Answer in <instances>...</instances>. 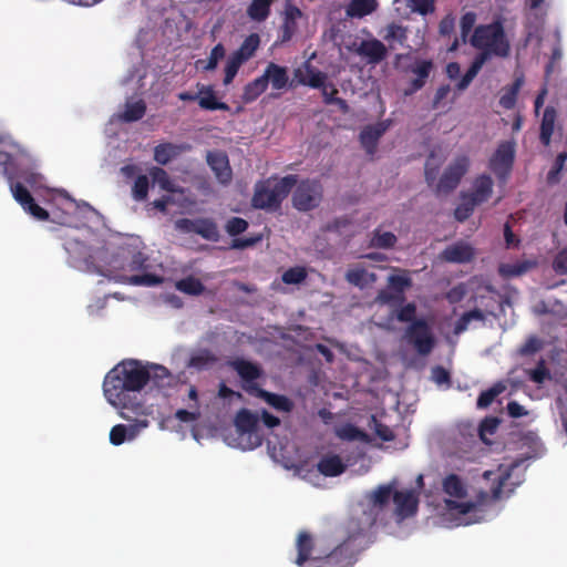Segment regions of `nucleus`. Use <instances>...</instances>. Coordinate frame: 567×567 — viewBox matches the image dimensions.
<instances>
[{
	"label": "nucleus",
	"mask_w": 567,
	"mask_h": 567,
	"mask_svg": "<svg viewBox=\"0 0 567 567\" xmlns=\"http://www.w3.org/2000/svg\"><path fill=\"white\" fill-rule=\"evenodd\" d=\"M230 367L244 381V388L249 384H256L255 381L262 375V369L258 364L245 359L238 358L233 360Z\"/></svg>",
	"instance_id": "25"
},
{
	"label": "nucleus",
	"mask_w": 567,
	"mask_h": 567,
	"mask_svg": "<svg viewBox=\"0 0 567 567\" xmlns=\"http://www.w3.org/2000/svg\"><path fill=\"white\" fill-rule=\"evenodd\" d=\"M150 176L153 179L154 184H157L163 190L169 192V193H177L179 189L176 187V185L172 182L169 175L167 172L161 167H152L150 169Z\"/></svg>",
	"instance_id": "42"
},
{
	"label": "nucleus",
	"mask_w": 567,
	"mask_h": 567,
	"mask_svg": "<svg viewBox=\"0 0 567 567\" xmlns=\"http://www.w3.org/2000/svg\"><path fill=\"white\" fill-rule=\"evenodd\" d=\"M487 62L486 53H478L474 58L473 62L471 63L470 68L465 72V74L461 78V80L457 83L458 90H465L471 82L474 80V78L478 74L483 65Z\"/></svg>",
	"instance_id": "36"
},
{
	"label": "nucleus",
	"mask_w": 567,
	"mask_h": 567,
	"mask_svg": "<svg viewBox=\"0 0 567 567\" xmlns=\"http://www.w3.org/2000/svg\"><path fill=\"white\" fill-rule=\"evenodd\" d=\"M505 390V386L502 383H496L492 388L482 391L477 399V408L486 409L488 408L493 401L496 399Z\"/></svg>",
	"instance_id": "50"
},
{
	"label": "nucleus",
	"mask_w": 567,
	"mask_h": 567,
	"mask_svg": "<svg viewBox=\"0 0 567 567\" xmlns=\"http://www.w3.org/2000/svg\"><path fill=\"white\" fill-rule=\"evenodd\" d=\"M296 175H287L281 178L269 177L259 181L255 185L251 198L252 207L268 212H276L281 207V203L297 185Z\"/></svg>",
	"instance_id": "4"
},
{
	"label": "nucleus",
	"mask_w": 567,
	"mask_h": 567,
	"mask_svg": "<svg viewBox=\"0 0 567 567\" xmlns=\"http://www.w3.org/2000/svg\"><path fill=\"white\" fill-rule=\"evenodd\" d=\"M274 0H251L247 7V16L257 22H262L268 19L271 11Z\"/></svg>",
	"instance_id": "33"
},
{
	"label": "nucleus",
	"mask_w": 567,
	"mask_h": 567,
	"mask_svg": "<svg viewBox=\"0 0 567 567\" xmlns=\"http://www.w3.org/2000/svg\"><path fill=\"white\" fill-rule=\"evenodd\" d=\"M475 250L463 240L446 246L440 254V259L451 264H466L474 259Z\"/></svg>",
	"instance_id": "16"
},
{
	"label": "nucleus",
	"mask_w": 567,
	"mask_h": 567,
	"mask_svg": "<svg viewBox=\"0 0 567 567\" xmlns=\"http://www.w3.org/2000/svg\"><path fill=\"white\" fill-rule=\"evenodd\" d=\"M14 199L33 217L39 220H48L49 213L40 207L33 199L29 189L21 183H16L11 187Z\"/></svg>",
	"instance_id": "14"
},
{
	"label": "nucleus",
	"mask_w": 567,
	"mask_h": 567,
	"mask_svg": "<svg viewBox=\"0 0 567 567\" xmlns=\"http://www.w3.org/2000/svg\"><path fill=\"white\" fill-rule=\"evenodd\" d=\"M179 153V146L172 143H162L154 148V161L159 165H166Z\"/></svg>",
	"instance_id": "40"
},
{
	"label": "nucleus",
	"mask_w": 567,
	"mask_h": 567,
	"mask_svg": "<svg viewBox=\"0 0 567 567\" xmlns=\"http://www.w3.org/2000/svg\"><path fill=\"white\" fill-rule=\"evenodd\" d=\"M346 279L349 284L363 288L373 284L377 280V276L373 272H369L363 267H355L346 272Z\"/></svg>",
	"instance_id": "35"
},
{
	"label": "nucleus",
	"mask_w": 567,
	"mask_h": 567,
	"mask_svg": "<svg viewBox=\"0 0 567 567\" xmlns=\"http://www.w3.org/2000/svg\"><path fill=\"white\" fill-rule=\"evenodd\" d=\"M378 8V0H351L346 8L350 18H363L374 12Z\"/></svg>",
	"instance_id": "32"
},
{
	"label": "nucleus",
	"mask_w": 567,
	"mask_h": 567,
	"mask_svg": "<svg viewBox=\"0 0 567 567\" xmlns=\"http://www.w3.org/2000/svg\"><path fill=\"white\" fill-rule=\"evenodd\" d=\"M363 540L364 528L354 519H349L339 544L329 554L316 556L306 567H352L363 550Z\"/></svg>",
	"instance_id": "2"
},
{
	"label": "nucleus",
	"mask_w": 567,
	"mask_h": 567,
	"mask_svg": "<svg viewBox=\"0 0 567 567\" xmlns=\"http://www.w3.org/2000/svg\"><path fill=\"white\" fill-rule=\"evenodd\" d=\"M557 118V112L554 106H547L544 110L542 122L539 141L544 146H548L551 141V136L555 130V122Z\"/></svg>",
	"instance_id": "30"
},
{
	"label": "nucleus",
	"mask_w": 567,
	"mask_h": 567,
	"mask_svg": "<svg viewBox=\"0 0 567 567\" xmlns=\"http://www.w3.org/2000/svg\"><path fill=\"white\" fill-rule=\"evenodd\" d=\"M386 131V125L384 123H378L375 125L365 126L360 133V142L362 146L368 151V153H373L379 138Z\"/></svg>",
	"instance_id": "28"
},
{
	"label": "nucleus",
	"mask_w": 567,
	"mask_h": 567,
	"mask_svg": "<svg viewBox=\"0 0 567 567\" xmlns=\"http://www.w3.org/2000/svg\"><path fill=\"white\" fill-rule=\"evenodd\" d=\"M472 320L484 321L485 316H484L483 311L480 309H473L467 312H464L458 318V320L456 321V323L454 326V333L460 334V333L464 332L465 330H467L468 324Z\"/></svg>",
	"instance_id": "48"
},
{
	"label": "nucleus",
	"mask_w": 567,
	"mask_h": 567,
	"mask_svg": "<svg viewBox=\"0 0 567 567\" xmlns=\"http://www.w3.org/2000/svg\"><path fill=\"white\" fill-rule=\"evenodd\" d=\"M524 84V76H516L511 85H506L501 91L499 105L505 110H513L517 102L518 93Z\"/></svg>",
	"instance_id": "29"
},
{
	"label": "nucleus",
	"mask_w": 567,
	"mask_h": 567,
	"mask_svg": "<svg viewBox=\"0 0 567 567\" xmlns=\"http://www.w3.org/2000/svg\"><path fill=\"white\" fill-rule=\"evenodd\" d=\"M416 306L414 302H409L405 306H403L396 313V319L400 322H410V324L416 320Z\"/></svg>",
	"instance_id": "64"
},
{
	"label": "nucleus",
	"mask_w": 567,
	"mask_h": 567,
	"mask_svg": "<svg viewBox=\"0 0 567 567\" xmlns=\"http://www.w3.org/2000/svg\"><path fill=\"white\" fill-rule=\"evenodd\" d=\"M305 70L307 73V78H300L299 83L302 85H308L312 89H321L327 83V74L317 70L308 62L305 63Z\"/></svg>",
	"instance_id": "38"
},
{
	"label": "nucleus",
	"mask_w": 567,
	"mask_h": 567,
	"mask_svg": "<svg viewBox=\"0 0 567 567\" xmlns=\"http://www.w3.org/2000/svg\"><path fill=\"white\" fill-rule=\"evenodd\" d=\"M235 425L240 434H248L255 436L256 441L251 447L260 445L261 441L257 435L258 416L247 409H241L235 416Z\"/></svg>",
	"instance_id": "22"
},
{
	"label": "nucleus",
	"mask_w": 567,
	"mask_h": 567,
	"mask_svg": "<svg viewBox=\"0 0 567 567\" xmlns=\"http://www.w3.org/2000/svg\"><path fill=\"white\" fill-rule=\"evenodd\" d=\"M532 267L533 262L530 261H522L517 264H502L498 268V272L501 276L505 278H512L525 274Z\"/></svg>",
	"instance_id": "49"
},
{
	"label": "nucleus",
	"mask_w": 567,
	"mask_h": 567,
	"mask_svg": "<svg viewBox=\"0 0 567 567\" xmlns=\"http://www.w3.org/2000/svg\"><path fill=\"white\" fill-rule=\"evenodd\" d=\"M296 548L298 555L295 559V564L299 567H306L310 564L311 559L316 556H312V551L315 549V539L310 533L307 530H301L296 540Z\"/></svg>",
	"instance_id": "24"
},
{
	"label": "nucleus",
	"mask_w": 567,
	"mask_h": 567,
	"mask_svg": "<svg viewBox=\"0 0 567 567\" xmlns=\"http://www.w3.org/2000/svg\"><path fill=\"white\" fill-rule=\"evenodd\" d=\"M520 462L512 464H501L495 471H485L483 477L491 482V496L494 501L499 499L505 493L511 494L515 487L519 486L523 482V475L517 474V480L512 481L513 472L519 470Z\"/></svg>",
	"instance_id": "6"
},
{
	"label": "nucleus",
	"mask_w": 567,
	"mask_h": 567,
	"mask_svg": "<svg viewBox=\"0 0 567 567\" xmlns=\"http://www.w3.org/2000/svg\"><path fill=\"white\" fill-rule=\"evenodd\" d=\"M307 278V271L303 267H292L282 275V281L287 285H298Z\"/></svg>",
	"instance_id": "58"
},
{
	"label": "nucleus",
	"mask_w": 567,
	"mask_h": 567,
	"mask_svg": "<svg viewBox=\"0 0 567 567\" xmlns=\"http://www.w3.org/2000/svg\"><path fill=\"white\" fill-rule=\"evenodd\" d=\"M248 221L241 217H231L227 220L225 229L229 236H237L246 231Z\"/></svg>",
	"instance_id": "60"
},
{
	"label": "nucleus",
	"mask_w": 567,
	"mask_h": 567,
	"mask_svg": "<svg viewBox=\"0 0 567 567\" xmlns=\"http://www.w3.org/2000/svg\"><path fill=\"white\" fill-rule=\"evenodd\" d=\"M206 162L219 184L227 186L233 181V171L226 153L221 151H209L206 155Z\"/></svg>",
	"instance_id": "13"
},
{
	"label": "nucleus",
	"mask_w": 567,
	"mask_h": 567,
	"mask_svg": "<svg viewBox=\"0 0 567 567\" xmlns=\"http://www.w3.org/2000/svg\"><path fill=\"white\" fill-rule=\"evenodd\" d=\"M148 267V257L142 251H136L132 255L126 269L130 272H138L147 270Z\"/></svg>",
	"instance_id": "55"
},
{
	"label": "nucleus",
	"mask_w": 567,
	"mask_h": 567,
	"mask_svg": "<svg viewBox=\"0 0 567 567\" xmlns=\"http://www.w3.org/2000/svg\"><path fill=\"white\" fill-rule=\"evenodd\" d=\"M472 320L484 321L485 316H484L483 311L480 309H473L467 312H464L458 318V320L456 321V323L454 326V333L460 334V333L464 332L465 330H467L468 324Z\"/></svg>",
	"instance_id": "47"
},
{
	"label": "nucleus",
	"mask_w": 567,
	"mask_h": 567,
	"mask_svg": "<svg viewBox=\"0 0 567 567\" xmlns=\"http://www.w3.org/2000/svg\"><path fill=\"white\" fill-rule=\"evenodd\" d=\"M259 35L257 33H251L244 40L239 49L236 50L233 54L239 58V60L245 63L255 54L259 47Z\"/></svg>",
	"instance_id": "39"
},
{
	"label": "nucleus",
	"mask_w": 567,
	"mask_h": 567,
	"mask_svg": "<svg viewBox=\"0 0 567 567\" xmlns=\"http://www.w3.org/2000/svg\"><path fill=\"white\" fill-rule=\"evenodd\" d=\"M355 53L363 58L368 64L377 65L388 56V48L378 39L362 40Z\"/></svg>",
	"instance_id": "15"
},
{
	"label": "nucleus",
	"mask_w": 567,
	"mask_h": 567,
	"mask_svg": "<svg viewBox=\"0 0 567 567\" xmlns=\"http://www.w3.org/2000/svg\"><path fill=\"white\" fill-rule=\"evenodd\" d=\"M245 390L262 399L274 409L281 412H290L293 409L292 401L282 394L271 393L258 386V384H249L245 386Z\"/></svg>",
	"instance_id": "18"
},
{
	"label": "nucleus",
	"mask_w": 567,
	"mask_h": 567,
	"mask_svg": "<svg viewBox=\"0 0 567 567\" xmlns=\"http://www.w3.org/2000/svg\"><path fill=\"white\" fill-rule=\"evenodd\" d=\"M262 75L267 84H270L274 90L280 91L292 85L289 83L288 69L275 62L268 63Z\"/></svg>",
	"instance_id": "23"
},
{
	"label": "nucleus",
	"mask_w": 567,
	"mask_h": 567,
	"mask_svg": "<svg viewBox=\"0 0 567 567\" xmlns=\"http://www.w3.org/2000/svg\"><path fill=\"white\" fill-rule=\"evenodd\" d=\"M434 70V63L431 59H415L412 64L408 66V72L414 75L410 81L409 86L404 90L405 95H412L422 90L431 73Z\"/></svg>",
	"instance_id": "12"
},
{
	"label": "nucleus",
	"mask_w": 567,
	"mask_h": 567,
	"mask_svg": "<svg viewBox=\"0 0 567 567\" xmlns=\"http://www.w3.org/2000/svg\"><path fill=\"white\" fill-rule=\"evenodd\" d=\"M176 289L189 296H199L204 292L205 286L199 279L189 276L178 280L176 282Z\"/></svg>",
	"instance_id": "44"
},
{
	"label": "nucleus",
	"mask_w": 567,
	"mask_h": 567,
	"mask_svg": "<svg viewBox=\"0 0 567 567\" xmlns=\"http://www.w3.org/2000/svg\"><path fill=\"white\" fill-rule=\"evenodd\" d=\"M442 491L450 497L444 501L446 508L458 515L475 513L489 498L488 492L481 489L475 498L464 501L467 497V486L462 477L454 473L443 478Z\"/></svg>",
	"instance_id": "3"
},
{
	"label": "nucleus",
	"mask_w": 567,
	"mask_h": 567,
	"mask_svg": "<svg viewBox=\"0 0 567 567\" xmlns=\"http://www.w3.org/2000/svg\"><path fill=\"white\" fill-rule=\"evenodd\" d=\"M147 426V420H138L130 426L124 424H116L110 431V442L116 446L121 445L125 442V440H133L142 429Z\"/></svg>",
	"instance_id": "21"
},
{
	"label": "nucleus",
	"mask_w": 567,
	"mask_h": 567,
	"mask_svg": "<svg viewBox=\"0 0 567 567\" xmlns=\"http://www.w3.org/2000/svg\"><path fill=\"white\" fill-rule=\"evenodd\" d=\"M499 421L496 417H485L478 427L480 436L483 441H486L485 435L491 434L493 435L497 427H498Z\"/></svg>",
	"instance_id": "63"
},
{
	"label": "nucleus",
	"mask_w": 567,
	"mask_h": 567,
	"mask_svg": "<svg viewBox=\"0 0 567 567\" xmlns=\"http://www.w3.org/2000/svg\"><path fill=\"white\" fill-rule=\"evenodd\" d=\"M383 39L390 43L398 42L403 44L408 40V29L399 23L392 22L386 25Z\"/></svg>",
	"instance_id": "45"
},
{
	"label": "nucleus",
	"mask_w": 567,
	"mask_h": 567,
	"mask_svg": "<svg viewBox=\"0 0 567 567\" xmlns=\"http://www.w3.org/2000/svg\"><path fill=\"white\" fill-rule=\"evenodd\" d=\"M393 502L395 504V513L401 518L413 516L417 511L419 498L411 489L395 491Z\"/></svg>",
	"instance_id": "20"
},
{
	"label": "nucleus",
	"mask_w": 567,
	"mask_h": 567,
	"mask_svg": "<svg viewBox=\"0 0 567 567\" xmlns=\"http://www.w3.org/2000/svg\"><path fill=\"white\" fill-rule=\"evenodd\" d=\"M394 492V484H386L378 486L367 495L370 508L363 513L364 522L353 518L360 527L364 528V533L377 523L379 512L390 503L391 498L393 499Z\"/></svg>",
	"instance_id": "8"
},
{
	"label": "nucleus",
	"mask_w": 567,
	"mask_h": 567,
	"mask_svg": "<svg viewBox=\"0 0 567 567\" xmlns=\"http://www.w3.org/2000/svg\"><path fill=\"white\" fill-rule=\"evenodd\" d=\"M408 6L413 12L422 16L432 13L435 9L434 0H408Z\"/></svg>",
	"instance_id": "62"
},
{
	"label": "nucleus",
	"mask_w": 567,
	"mask_h": 567,
	"mask_svg": "<svg viewBox=\"0 0 567 567\" xmlns=\"http://www.w3.org/2000/svg\"><path fill=\"white\" fill-rule=\"evenodd\" d=\"M336 435L344 441L362 440L365 434L353 424H344L336 430Z\"/></svg>",
	"instance_id": "53"
},
{
	"label": "nucleus",
	"mask_w": 567,
	"mask_h": 567,
	"mask_svg": "<svg viewBox=\"0 0 567 567\" xmlns=\"http://www.w3.org/2000/svg\"><path fill=\"white\" fill-rule=\"evenodd\" d=\"M470 42L475 49L481 50L480 53H486L487 61L492 55L505 59L511 53V43L499 20L477 25Z\"/></svg>",
	"instance_id": "5"
},
{
	"label": "nucleus",
	"mask_w": 567,
	"mask_h": 567,
	"mask_svg": "<svg viewBox=\"0 0 567 567\" xmlns=\"http://www.w3.org/2000/svg\"><path fill=\"white\" fill-rule=\"evenodd\" d=\"M216 361L217 358L210 350L202 349L190 355L188 367L203 370L214 364Z\"/></svg>",
	"instance_id": "41"
},
{
	"label": "nucleus",
	"mask_w": 567,
	"mask_h": 567,
	"mask_svg": "<svg viewBox=\"0 0 567 567\" xmlns=\"http://www.w3.org/2000/svg\"><path fill=\"white\" fill-rule=\"evenodd\" d=\"M493 179L487 174H481L473 181V186L470 192L464 194L477 206L486 203L493 194Z\"/></svg>",
	"instance_id": "19"
},
{
	"label": "nucleus",
	"mask_w": 567,
	"mask_h": 567,
	"mask_svg": "<svg viewBox=\"0 0 567 567\" xmlns=\"http://www.w3.org/2000/svg\"><path fill=\"white\" fill-rule=\"evenodd\" d=\"M461 204L457 205L454 210V217L457 221L463 223L471 217L477 205L474 204L464 193L461 194Z\"/></svg>",
	"instance_id": "51"
},
{
	"label": "nucleus",
	"mask_w": 567,
	"mask_h": 567,
	"mask_svg": "<svg viewBox=\"0 0 567 567\" xmlns=\"http://www.w3.org/2000/svg\"><path fill=\"white\" fill-rule=\"evenodd\" d=\"M116 281L132 286L154 287L161 285L163 282V278L157 275L148 272L142 275L133 274L130 276L121 274L116 276Z\"/></svg>",
	"instance_id": "31"
},
{
	"label": "nucleus",
	"mask_w": 567,
	"mask_h": 567,
	"mask_svg": "<svg viewBox=\"0 0 567 567\" xmlns=\"http://www.w3.org/2000/svg\"><path fill=\"white\" fill-rule=\"evenodd\" d=\"M388 282L390 288L400 296H404V290L412 285V280L408 275H391L388 278Z\"/></svg>",
	"instance_id": "54"
},
{
	"label": "nucleus",
	"mask_w": 567,
	"mask_h": 567,
	"mask_svg": "<svg viewBox=\"0 0 567 567\" xmlns=\"http://www.w3.org/2000/svg\"><path fill=\"white\" fill-rule=\"evenodd\" d=\"M226 53L225 47L217 43L210 51L207 63L203 66L205 71H213L217 68L218 62L224 59Z\"/></svg>",
	"instance_id": "59"
},
{
	"label": "nucleus",
	"mask_w": 567,
	"mask_h": 567,
	"mask_svg": "<svg viewBox=\"0 0 567 567\" xmlns=\"http://www.w3.org/2000/svg\"><path fill=\"white\" fill-rule=\"evenodd\" d=\"M199 100L198 105L206 111H229L227 103L220 102L216 97V92L212 85H197Z\"/></svg>",
	"instance_id": "26"
},
{
	"label": "nucleus",
	"mask_w": 567,
	"mask_h": 567,
	"mask_svg": "<svg viewBox=\"0 0 567 567\" xmlns=\"http://www.w3.org/2000/svg\"><path fill=\"white\" fill-rule=\"evenodd\" d=\"M268 84L261 74L255 80L247 83L244 87L243 100L245 103H251L256 101L264 92H266Z\"/></svg>",
	"instance_id": "37"
},
{
	"label": "nucleus",
	"mask_w": 567,
	"mask_h": 567,
	"mask_svg": "<svg viewBox=\"0 0 567 567\" xmlns=\"http://www.w3.org/2000/svg\"><path fill=\"white\" fill-rule=\"evenodd\" d=\"M398 241L396 236L391 231L381 233L375 229L370 240V246L374 248L389 249L392 248Z\"/></svg>",
	"instance_id": "46"
},
{
	"label": "nucleus",
	"mask_w": 567,
	"mask_h": 567,
	"mask_svg": "<svg viewBox=\"0 0 567 567\" xmlns=\"http://www.w3.org/2000/svg\"><path fill=\"white\" fill-rule=\"evenodd\" d=\"M470 158L466 155H460L444 169L440 181L435 186V193L449 194L454 190L461 183L463 176L468 172Z\"/></svg>",
	"instance_id": "10"
},
{
	"label": "nucleus",
	"mask_w": 567,
	"mask_h": 567,
	"mask_svg": "<svg viewBox=\"0 0 567 567\" xmlns=\"http://www.w3.org/2000/svg\"><path fill=\"white\" fill-rule=\"evenodd\" d=\"M243 63L244 62H241L239 58L235 56L234 54L228 58L225 65V76L223 81L225 85H229L234 81Z\"/></svg>",
	"instance_id": "57"
},
{
	"label": "nucleus",
	"mask_w": 567,
	"mask_h": 567,
	"mask_svg": "<svg viewBox=\"0 0 567 567\" xmlns=\"http://www.w3.org/2000/svg\"><path fill=\"white\" fill-rule=\"evenodd\" d=\"M322 193L323 188L319 181H302L293 192V207L300 212L311 210L320 205Z\"/></svg>",
	"instance_id": "11"
},
{
	"label": "nucleus",
	"mask_w": 567,
	"mask_h": 567,
	"mask_svg": "<svg viewBox=\"0 0 567 567\" xmlns=\"http://www.w3.org/2000/svg\"><path fill=\"white\" fill-rule=\"evenodd\" d=\"M476 22V14L472 11H468L464 13L461 18L460 25H461V38L462 42L465 43L467 40V37L472 29L474 28Z\"/></svg>",
	"instance_id": "61"
},
{
	"label": "nucleus",
	"mask_w": 567,
	"mask_h": 567,
	"mask_svg": "<svg viewBox=\"0 0 567 567\" xmlns=\"http://www.w3.org/2000/svg\"><path fill=\"white\" fill-rule=\"evenodd\" d=\"M303 16L302 11L295 4L288 2L282 13V23L279 30L281 43L289 42L298 30V20Z\"/></svg>",
	"instance_id": "17"
},
{
	"label": "nucleus",
	"mask_w": 567,
	"mask_h": 567,
	"mask_svg": "<svg viewBox=\"0 0 567 567\" xmlns=\"http://www.w3.org/2000/svg\"><path fill=\"white\" fill-rule=\"evenodd\" d=\"M516 144L514 141L501 142L488 159V168L499 183L506 184L515 163Z\"/></svg>",
	"instance_id": "7"
},
{
	"label": "nucleus",
	"mask_w": 567,
	"mask_h": 567,
	"mask_svg": "<svg viewBox=\"0 0 567 567\" xmlns=\"http://www.w3.org/2000/svg\"><path fill=\"white\" fill-rule=\"evenodd\" d=\"M405 339L421 355L430 354L435 346L432 329L424 319L414 320L406 328Z\"/></svg>",
	"instance_id": "9"
},
{
	"label": "nucleus",
	"mask_w": 567,
	"mask_h": 567,
	"mask_svg": "<svg viewBox=\"0 0 567 567\" xmlns=\"http://www.w3.org/2000/svg\"><path fill=\"white\" fill-rule=\"evenodd\" d=\"M146 113V104L143 100H138L135 102H127L125 105V111L121 115V120L126 123L136 122Z\"/></svg>",
	"instance_id": "43"
},
{
	"label": "nucleus",
	"mask_w": 567,
	"mask_h": 567,
	"mask_svg": "<svg viewBox=\"0 0 567 567\" xmlns=\"http://www.w3.org/2000/svg\"><path fill=\"white\" fill-rule=\"evenodd\" d=\"M318 471L328 477L341 475L347 465L342 462L341 457L337 454L323 455L317 464Z\"/></svg>",
	"instance_id": "27"
},
{
	"label": "nucleus",
	"mask_w": 567,
	"mask_h": 567,
	"mask_svg": "<svg viewBox=\"0 0 567 567\" xmlns=\"http://www.w3.org/2000/svg\"><path fill=\"white\" fill-rule=\"evenodd\" d=\"M567 161V152H561L557 155L555 163L547 174L548 184H557L559 182V175Z\"/></svg>",
	"instance_id": "56"
},
{
	"label": "nucleus",
	"mask_w": 567,
	"mask_h": 567,
	"mask_svg": "<svg viewBox=\"0 0 567 567\" xmlns=\"http://www.w3.org/2000/svg\"><path fill=\"white\" fill-rule=\"evenodd\" d=\"M150 181L146 175H138L132 187V197L136 202H144L147 198Z\"/></svg>",
	"instance_id": "52"
},
{
	"label": "nucleus",
	"mask_w": 567,
	"mask_h": 567,
	"mask_svg": "<svg viewBox=\"0 0 567 567\" xmlns=\"http://www.w3.org/2000/svg\"><path fill=\"white\" fill-rule=\"evenodd\" d=\"M196 235L209 241H218L220 238L217 223L213 218H197Z\"/></svg>",
	"instance_id": "34"
},
{
	"label": "nucleus",
	"mask_w": 567,
	"mask_h": 567,
	"mask_svg": "<svg viewBox=\"0 0 567 567\" xmlns=\"http://www.w3.org/2000/svg\"><path fill=\"white\" fill-rule=\"evenodd\" d=\"M151 381L146 364L135 359L124 360L107 372L103 381V392L107 402L121 409H142L138 394Z\"/></svg>",
	"instance_id": "1"
}]
</instances>
